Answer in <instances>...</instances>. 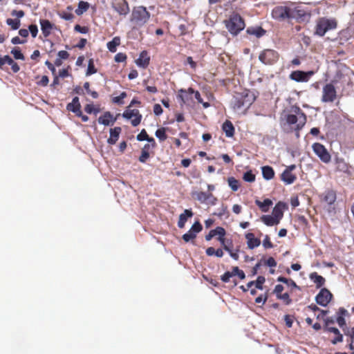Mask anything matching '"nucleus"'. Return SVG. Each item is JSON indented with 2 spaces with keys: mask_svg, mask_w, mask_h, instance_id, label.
I'll list each match as a JSON object with an SVG mask.
<instances>
[{
  "mask_svg": "<svg viewBox=\"0 0 354 354\" xmlns=\"http://www.w3.org/2000/svg\"><path fill=\"white\" fill-rule=\"evenodd\" d=\"M120 44V38L119 37H115L111 41H109L106 44L107 48L109 51L115 53L117 50V47Z\"/></svg>",
  "mask_w": 354,
  "mask_h": 354,
  "instance_id": "obj_30",
  "label": "nucleus"
},
{
  "mask_svg": "<svg viewBox=\"0 0 354 354\" xmlns=\"http://www.w3.org/2000/svg\"><path fill=\"white\" fill-rule=\"evenodd\" d=\"M313 149L315 154L324 162H328L330 160V156L326 149L320 143H315Z\"/></svg>",
  "mask_w": 354,
  "mask_h": 354,
  "instance_id": "obj_10",
  "label": "nucleus"
},
{
  "mask_svg": "<svg viewBox=\"0 0 354 354\" xmlns=\"http://www.w3.org/2000/svg\"><path fill=\"white\" fill-rule=\"evenodd\" d=\"M207 194H208L207 193L203 192H197L196 194V199L198 201H199L200 202L206 203L208 200V197H209V196H207Z\"/></svg>",
  "mask_w": 354,
  "mask_h": 354,
  "instance_id": "obj_39",
  "label": "nucleus"
},
{
  "mask_svg": "<svg viewBox=\"0 0 354 354\" xmlns=\"http://www.w3.org/2000/svg\"><path fill=\"white\" fill-rule=\"evenodd\" d=\"M88 3L84 1H80L78 4V8L75 10V13L77 15H81L88 8Z\"/></svg>",
  "mask_w": 354,
  "mask_h": 354,
  "instance_id": "obj_35",
  "label": "nucleus"
},
{
  "mask_svg": "<svg viewBox=\"0 0 354 354\" xmlns=\"http://www.w3.org/2000/svg\"><path fill=\"white\" fill-rule=\"evenodd\" d=\"M284 320H285L286 326L288 328L292 327L293 319L290 315H285Z\"/></svg>",
  "mask_w": 354,
  "mask_h": 354,
  "instance_id": "obj_58",
  "label": "nucleus"
},
{
  "mask_svg": "<svg viewBox=\"0 0 354 354\" xmlns=\"http://www.w3.org/2000/svg\"><path fill=\"white\" fill-rule=\"evenodd\" d=\"M90 84L88 82H85L84 84V88L88 94H90L93 98H97L98 97V94L96 91H92L91 89L89 88Z\"/></svg>",
  "mask_w": 354,
  "mask_h": 354,
  "instance_id": "obj_46",
  "label": "nucleus"
},
{
  "mask_svg": "<svg viewBox=\"0 0 354 354\" xmlns=\"http://www.w3.org/2000/svg\"><path fill=\"white\" fill-rule=\"evenodd\" d=\"M336 97L335 87L330 84H326L323 88L322 101L325 102H333Z\"/></svg>",
  "mask_w": 354,
  "mask_h": 354,
  "instance_id": "obj_11",
  "label": "nucleus"
},
{
  "mask_svg": "<svg viewBox=\"0 0 354 354\" xmlns=\"http://www.w3.org/2000/svg\"><path fill=\"white\" fill-rule=\"evenodd\" d=\"M193 216V213L191 210L185 209L183 214H181L179 216V220L178 222V226L180 228L184 227L185 223L188 218H191Z\"/></svg>",
  "mask_w": 354,
  "mask_h": 354,
  "instance_id": "obj_25",
  "label": "nucleus"
},
{
  "mask_svg": "<svg viewBox=\"0 0 354 354\" xmlns=\"http://www.w3.org/2000/svg\"><path fill=\"white\" fill-rule=\"evenodd\" d=\"M233 275L232 274V272H226L222 277L221 280L227 283L230 281V279L232 277Z\"/></svg>",
  "mask_w": 354,
  "mask_h": 354,
  "instance_id": "obj_56",
  "label": "nucleus"
},
{
  "mask_svg": "<svg viewBox=\"0 0 354 354\" xmlns=\"http://www.w3.org/2000/svg\"><path fill=\"white\" fill-rule=\"evenodd\" d=\"M254 97L249 92L239 93L234 96L232 106L233 109L239 113H244L245 110L253 103Z\"/></svg>",
  "mask_w": 354,
  "mask_h": 354,
  "instance_id": "obj_1",
  "label": "nucleus"
},
{
  "mask_svg": "<svg viewBox=\"0 0 354 354\" xmlns=\"http://www.w3.org/2000/svg\"><path fill=\"white\" fill-rule=\"evenodd\" d=\"M187 63L190 65L191 68L195 69L196 67V63L194 62L192 57H187Z\"/></svg>",
  "mask_w": 354,
  "mask_h": 354,
  "instance_id": "obj_64",
  "label": "nucleus"
},
{
  "mask_svg": "<svg viewBox=\"0 0 354 354\" xmlns=\"http://www.w3.org/2000/svg\"><path fill=\"white\" fill-rule=\"evenodd\" d=\"M212 231L214 232L215 236L218 235L219 237L224 236L225 234V230L221 227H217L216 229L212 230Z\"/></svg>",
  "mask_w": 354,
  "mask_h": 354,
  "instance_id": "obj_52",
  "label": "nucleus"
},
{
  "mask_svg": "<svg viewBox=\"0 0 354 354\" xmlns=\"http://www.w3.org/2000/svg\"><path fill=\"white\" fill-rule=\"evenodd\" d=\"M6 23L12 30H17L21 25L20 20L18 19H8Z\"/></svg>",
  "mask_w": 354,
  "mask_h": 354,
  "instance_id": "obj_36",
  "label": "nucleus"
},
{
  "mask_svg": "<svg viewBox=\"0 0 354 354\" xmlns=\"http://www.w3.org/2000/svg\"><path fill=\"white\" fill-rule=\"evenodd\" d=\"M148 139V135L145 129L142 130L141 132L137 136V140L139 141L145 140Z\"/></svg>",
  "mask_w": 354,
  "mask_h": 354,
  "instance_id": "obj_55",
  "label": "nucleus"
},
{
  "mask_svg": "<svg viewBox=\"0 0 354 354\" xmlns=\"http://www.w3.org/2000/svg\"><path fill=\"white\" fill-rule=\"evenodd\" d=\"M347 314V310L344 308H339L338 311V317H337V322L340 327H343L346 325V321L344 317Z\"/></svg>",
  "mask_w": 354,
  "mask_h": 354,
  "instance_id": "obj_32",
  "label": "nucleus"
},
{
  "mask_svg": "<svg viewBox=\"0 0 354 354\" xmlns=\"http://www.w3.org/2000/svg\"><path fill=\"white\" fill-rule=\"evenodd\" d=\"M261 220L268 226L277 225L279 223L272 215H263Z\"/></svg>",
  "mask_w": 354,
  "mask_h": 354,
  "instance_id": "obj_27",
  "label": "nucleus"
},
{
  "mask_svg": "<svg viewBox=\"0 0 354 354\" xmlns=\"http://www.w3.org/2000/svg\"><path fill=\"white\" fill-rule=\"evenodd\" d=\"M202 230V225L199 222H196L192 226L191 229L183 236V239L185 242H189L194 239L197 233L200 232Z\"/></svg>",
  "mask_w": 354,
  "mask_h": 354,
  "instance_id": "obj_13",
  "label": "nucleus"
},
{
  "mask_svg": "<svg viewBox=\"0 0 354 354\" xmlns=\"http://www.w3.org/2000/svg\"><path fill=\"white\" fill-rule=\"evenodd\" d=\"M286 121L289 124L295 125V129H301L306 122V115L299 107H292L291 113L288 114Z\"/></svg>",
  "mask_w": 354,
  "mask_h": 354,
  "instance_id": "obj_3",
  "label": "nucleus"
},
{
  "mask_svg": "<svg viewBox=\"0 0 354 354\" xmlns=\"http://www.w3.org/2000/svg\"><path fill=\"white\" fill-rule=\"evenodd\" d=\"M150 17L149 12L144 6H138L133 9L131 21L134 26V28H140L144 26Z\"/></svg>",
  "mask_w": 354,
  "mask_h": 354,
  "instance_id": "obj_2",
  "label": "nucleus"
},
{
  "mask_svg": "<svg viewBox=\"0 0 354 354\" xmlns=\"http://www.w3.org/2000/svg\"><path fill=\"white\" fill-rule=\"evenodd\" d=\"M29 31L32 37H35L38 32V28L36 25L32 24L28 27Z\"/></svg>",
  "mask_w": 354,
  "mask_h": 354,
  "instance_id": "obj_54",
  "label": "nucleus"
},
{
  "mask_svg": "<svg viewBox=\"0 0 354 354\" xmlns=\"http://www.w3.org/2000/svg\"><path fill=\"white\" fill-rule=\"evenodd\" d=\"M180 94L179 95V97L181 98L184 104L187 103L189 99V95H192L189 93V89L187 91L180 89Z\"/></svg>",
  "mask_w": 354,
  "mask_h": 354,
  "instance_id": "obj_38",
  "label": "nucleus"
},
{
  "mask_svg": "<svg viewBox=\"0 0 354 354\" xmlns=\"http://www.w3.org/2000/svg\"><path fill=\"white\" fill-rule=\"evenodd\" d=\"M332 297L333 295L331 292L328 289L324 288L320 290L315 297V300L319 305L325 307L331 301Z\"/></svg>",
  "mask_w": 354,
  "mask_h": 354,
  "instance_id": "obj_7",
  "label": "nucleus"
},
{
  "mask_svg": "<svg viewBox=\"0 0 354 354\" xmlns=\"http://www.w3.org/2000/svg\"><path fill=\"white\" fill-rule=\"evenodd\" d=\"M189 93L191 94H194V97L198 101V103L203 104L204 108H208L209 106V104L208 102H204L201 94L198 91H195L193 88H189Z\"/></svg>",
  "mask_w": 354,
  "mask_h": 354,
  "instance_id": "obj_34",
  "label": "nucleus"
},
{
  "mask_svg": "<svg viewBox=\"0 0 354 354\" xmlns=\"http://www.w3.org/2000/svg\"><path fill=\"white\" fill-rule=\"evenodd\" d=\"M121 131V128L118 127H116L113 129H110V136L107 140V142L109 145H114L116 143L119 138Z\"/></svg>",
  "mask_w": 354,
  "mask_h": 354,
  "instance_id": "obj_22",
  "label": "nucleus"
},
{
  "mask_svg": "<svg viewBox=\"0 0 354 354\" xmlns=\"http://www.w3.org/2000/svg\"><path fill=\"white\" fill-rule=\"evenodd\" d=\"M313 74V71L306 73L300 71H296L290 74V78L297 82H307Z\"/></svg>",
  "mask_w": 354,
  "mask_h": 354,
  "instance_id": "obj_15",
  "label": "nucleus"
},
{
  "mask_svg": "<svg viewBox=\"0 0 354 354\" xmlns=\"http://www.w3.org/2000/svg\"><path fill=\"white\" fill-rule=\"evenodd\" d=\"M263 246L265 248H272L273 247V245L271 243L268 235H266V236L263 241Z\"/></svg>",
  "mask_w": 354,
  "mask_h": 354,
  "instance_id": "obj_50",
  "label": "nucleus"
},
{
  "mask_svg": "<svg viewBox=\"0 0 354 354\" xmlns=\"http://www.w3.org/2000/svg\"><path fill=\"white\" fill-rule=\"evenodd\" d=\"M153 112L156 115H159L162 113V109L161 106L158 104H156L153 106Z\"/></svg>",
  "mask_w": 354,
  "mask_h": 354,
  "instance_id": "obj_57",
  "label": "nucleus"
},
{
  "mask_svg": "<svg viewBox=\"0 0 354 354\" xmlns=\"http://www.w3.org/2000/svg\"><path fill=\"white\" fill-rule=\"evenodd\" d=\"M336 26L337 24L335 20L322 19L317 22L316 33L319 36H323L328 30L335 29Z\"/></svg>",
  "mask_w": 354,
  "mask_h": 354,
  "instance_id": "obj_5",
  "label": "nucleus"
},
{
  "mask_svg": "<svg viewBox=\"0 0 354 354\" xmlns=\"http://www.w3.org/2000/svg\"><path fill=\"white\" fill-rule=\"evenodd\" d=\"M247 32L250 35H255L257 37H260L265 34L266 31L261 27H256L248 28Z\"/></svg>",
  "mask_w": 354,
  "mask_h": 354,
  "instance_id": "obj_33",
  "label": "nucleus"
},
{
  "mask_svg": "<svg viewBox=\"0 0 354 354\" xmlns=\"http://www.w3.org/2000/svg\"><path fill=\"white\" fill-rule=\"evenodd\" d=\"M233 276L237 275L241 279H243L245 277V274L243 270H239L238 267H234L232 271Z\"/></svg>",
  "mask_w": 354,
  "mask_h": 354,
  "instance_id": "obj_43",
  "label": "nucleus"
},
{
  "mask_svg": "<svg viewBox=\"0 0 354 354\" xmlns=\"http://www.w3.org/2000/svg\"><path fill=\"white\" fill-rule=\"evenodd\" d=\"M11 15L17 18H21L24 16V12L23 10H12Z\"/></svg>",
  "mask_w": 354,
  "mask_h": 354,
  "instance_id": "obj_60",
  "label": "nucleus"
},
{
  "mask_svg": "<svg viewBox=\"0 0 354 354\" xmlns=\"http://www.w3.org/2000/svg\"><path fill=\"white\" fill-rule=\"evenodd\" d=\"M255 203L257 204V205H258L260 207L261 211L263 212H268L269 209V207L272 205V201L268 198L265 199L263 202H261L259 200H257L255 201Z\"/></svg>",
  "mask_w": 354,
  "mask_h": 354,
  "instance_id": "obj_29",
  "label": "nucleus"
},
{
  "mask_svg": "<svg viewBox=\"0 0 354 354\" xmlns=\"http://www.w3.org/2000/svg\"><path fill=\"white\" fill-rule=\"evenodd\" d=\"M336 200V195L333 191H326L322 196V201L327 205H332Z\"/></svg>",
  "mask_w": 354,
  "mask_h": 354,
  "instance_id": "obj_24",
  "label": "nucleus"
},
{
  "mask_svg": "<svg viewBox=\"0 0 354 354\" xmlns=\"http://www.w3.org/2000/svg\"><path fill=\"white\" fill-rule=\"evenodd\" d=\"M67 109L77 115H81V105L78 97H75L73 99L72 102L67 105Z\"/></svg>",
  "mask_w": 354,
  "mask_h": 354,
  "instance_id": "obj_19",
  "label": "nucleus"
},
{
  "mask_svg": "<svg viewBox=\"0 0 354 354\" xmlns=\"http://www.w3.org/2000/svg\"><path fill=\"white\" fill-rule=\"evenodd\" d=\"M272 16L277 20H283L289 18V7L277 6L272 11Z\"/></svg>",
  "mask_w": 354,
  "mask_h": 354,
  "instance_id": "obj_12",
  "label": "nucleus"
},
{
  "mask_svg": "<svg viewBox=\"0 0 354 354\" xmlns=\"http://www.w3.org/2000/svg\"><path fill=\"white\" fill-rule=\"evenodd\" d=\"M156 136L161 141L166 140L167 136L165 133V129L164 128L158 129L156 131Z\"/></svg>",
  "mask_w": 354,
  "mask_h": 354,
  "instance_id": "obj_41",
  "label": "nucleus"
},
{
  "mask_svg": "<svg viewBox=\"0 0 354 354\" xmlns=\"http://www.w3.org/2000/svg\"><path fill=\"white\" fill-rule=\"evenodd\" d=\"M147 147H149V145H145V148L142 151L141 156L139 158V160L141 162H145L149 157V153L145 150Z\"/></svg>",
  "mask_w": 354,
  "mask_h": 354,
  "instance_id": "obj_47",
  "label": "nucleus"
},
{
  "mask_svg": "<svg viewBox=\"0 0 354 354\" xmlns=\"http://www.w3.org/2000/svg\"><path fill=\"white\" fill-rule=\"evenodd\" d=\"M227 182H228L229 186L234 192H236L238 190V189L239 187V183L237 180H236L234 177H230L227 179Z\"/></svg>",
  "mask_w": 354,
  "mask_h": 354,
  "instance_id": "obj_37",
  "label": "nucleus"
},
{
  "mask_svg": "<svg viewBox=\"0 0 354 354\" xmlns=\"http://www.w3.org/2000/svg\"><path fill=\"white\" fill-rule=\"evenodd\" d=\"M126 119L131 120V124L133 127L138 126L141 121L142 115L137 109H130L128 108L122 114Z\"/></svg>",
  "mask_w": 354,
  "mask_h": 354,
  "instance_id": "obj_8",
  "label": "nucleus"
},
{
  "mask_svg": "<svg viewBox=\"0 0 354 354\" xmlns=\"http://www.w3.org/2000/svg\"><path fill=\"white\" fill-rule=\"evenodd\" d=\"M283 290V286L282 285L278 284L275 286L274 292L276 294L277 297L281 294V292Z\"/></svg>",
  "mask_w": 354,
  "mask_h": 354,
  "instance_id": "obj_62",
  "label": "nucleus"
},
{
  "mask_svg": "<svg viewBox=\"0 0 354 354\" xmlns=\"http://www.w3.org/2000/svg\"><path fill=\"white\" fill-rule=\"evenodd\" d=\"M335 335L336 337L331 341L333 344L342 342L343 336L340 333L335 334Z\"/></svg>",
  "mask_w": 354,
  "mask_h": 354,
  "instance_id": "obj_59",
  "label": "nucleus"
},
{
  "mask_svg": "<svg viewBox=\"0 0 354 354\" xmlns=\"http://www.w3.org/2000/svg\"><path fill=\"white\" fill-rule=\"evenodd\" d=\"M12 59L8 56V55H5L3 57H1L0 55V68L2 67V66H3L5 64H12Z\"/></svg>",
  "mask_w": 354,
  "mask_h": 354,
  "instance_id": "obj_44",
  "label": "nucleus"
},
{
  "mask_svg": "<svg viewBox=\"0 0 354 354\" xmlns=\"http://www.w3.org/2000/svg\"><path fill=\"white\" fill-rule=\"evenodd\" d=\"M68 56H69V54L66 50H60L58 53V57H59V58H60L62 59H66L68 57Z\"/></svg>",
  "mask_w": 354,
  "mask_h": 354,
  "instance_id": "obj_61",
  "label": "nucleus"
},
{
  "mask_svg": "<svg viewBox=\"0 0 354 354\" xmlns=\"http://www.w3.org/2000/svg\"><path fill=\"white\" fill-rule=\"evenodd\" d=\"M225 23L227 30L232 35H237L245 28L243 19L237 14L232 15Z\"/></svg>",
  "mask_w": 354,
  "mask_h": 354,
  "instance_id": "obj_4",
  "label": "nucleus"
},
{
  "mask_svg": "<svg viewBox=\"0 0 354 354\" xmlns=\"http://www.w3.org/2000/svg\"><path fill=\"white\" fill-rule=\"evenodd\" d=\"M115 121L112 114L110 112H106L102 115L99 117L98 122L105 126L113 125Z\"/></svg>",
  "mask_w": 354,
  "mask_h": 354,
  "instance_id": "obj_20",
  "label": "nucleus"
},
{
  "mask_svg": "<svg viewBox=\"0 0 354 354\" xmlns=\"http://www.w3.org/2000/svg\"><path fill=\"white\" fill-rule=\"evenodd\" d=\"M262 174L266 180H271L274 176V172L273 169L270 166L262 167Z\"/></svg>",
  "mask_w": 354,
  "mask_h": 354,
  "instance_id": "obj_31",
  "label": "nucleus"
},
{
  "mask_svg": "<svg viewBox=\"0 0 354 354\" xmlns=\"http://www.w3.org/2000/svg\"><path fill=\"white\" fill-rule=\"evenodd\" d=\"M245 238L247 239V245L250 249H254L260 245L261 241L259 239H257L254 236L252 233H248L245 234Z\"/></svg>",
  "mask_w": 354,
  "mask_h": 354,
  "instance_id": "obj_21",
  "label": "nucleus"
},
{
  "mask_svg": "<svg viewBox=\"0 0 354 354\" xmlns=\"http://www.w3.org/2000/svg\"><path fill=\"white\" fill-rule=\"evenodd\" d=\"M296 166L295 165H291L288 166L286 169L281 174V180L286 185L292 184L295 180L297 179V176L295 174L292 173V171L295 170Z\"/></svg>",
  "mask_w": 354,
  "mask_h": 354,
  "instance_id": "obj_9",
  "label": "nucleus"
},
{
  "mask_svg": "<svg viewBox=\"0 0 354 354\" xmlns=\"http://www.w3.org/2000/svg\"><path fill=\"white\" fill-rule=\"evenodd\" d=\"M266 263L269 267H275L277 266V262L272 257L268 258Z\"/></svg>",
  "mask_w": 354,
  "mask_h": 354,
  "instance_id": "obj_63",
  "label": "nucleus"
},
{
  "mask_svg": "<svg viewBox=\"0 0 354 354\" xmlns=\"http://www.w3.org/2000/svg\"><path fill=\"white\" fill-rule=\"evenodd\" d=\"M41 30L44 37H48L53 29V25L47 19L40 20Z\"/></svg>",
  "mask_w": 354,
  "mask_h": 354,
  "instance_id": "obj_23",
  "label": "nucleus"
},
{
  "mask_svg": "<svg viewBox=\"0 0 354 354\" xmlns=\"http://www.w3.org/2000/svg\"><path fill=\"white\" fill-rule=\"evenodd\" d=\"M113 8L121 15H126L129 12L127 2L125 0H114Z\"/></svg>",
  "mask_w": 354,
  "mask_h": 354,
  "instance_id": "obj_14",
  "label": "nucleus"
},
{
  "mask_svg": "<svg viewBox=\"0 0 354 354\" xmlns=\"http://www.w3.org/2000/svg\"><path fill=\"white\" fill-rule=\"evenodd\" d=\"M279 58L278 53L271 49L263 50L259 56V60L265 64H273Z\"/></svg>",
  "mask_w": 354,
  "mask_h": 354,
  "instance_id": "obj_6",
  "label": "nucleus"
},
{
  "mask_svg": "<svg viewBox=\"0 0 354 354\" xmlns=\"http://www.w3.org/2000/svg\"><path fill=\"white\" fill-rule=\"evenodd\" d=\"M306 13L299 6L289 7V18L304 19Z\"/></svg>",
  "mask_w": 354,
  "mask_h": 354,
  "instance_id": "obj_16",
  "label": "nucleus"
},
{
  "mask_svg": "<svg viewBox=\"0 0 354 354\" xmlns=\"http://www.w3.org/2000/svg\"><path fill=\"white\" fill-rule=\"evenodd\" d=\"M309 278L311 281H313L315 284L317 288L324 286L325 283V279L319 275L317 272H314L310 274Z\"/></svg>",
  "mask_w": 354,
  "mask_h": 354,
  "instance_id": "obj_26",
  "label": "nucleus"
},
{
  "mask_svg": "<svg viewBox=\"0 0 354 354\" xmlns=\"http://www.w3.org/2000/svg\"><path fill=\"white\" fill-rule=\"evenodd\" d=\"M127 93L125 92H122L119 96L115 97L113 99V102L117 104H122V100L126 97Z\"/></svg>",
  "mask_w": 354,
  "mask_h": 354,
  "instance_id": "obj_51",
  "label": "nucleus"
},
{
  "mask_svg": "<svg viewBox=\"0 0 354 354\" xmlns=\"http://www.w3.org/2000/svg\"><path fill=\"white\" fill-rule=\"evenodd\" d=\"M11 53L13 55L14 57L16 59H24V55L21 53V50L19 48H15L11 50Z\"/></svg>",
  "mask_w": 354,
  "mask_h": 354,
  "instance_id": "obj_42",
  "label": "nucleus"
},
{
  "mask_svg": "<svg viewBox=\"0 0 354 354\" xmlns=\"http://www.w3.org/2000/svg\"><path fill=\"white\" fill-rule=\"evenodd\" d=\"M96 72H97V70L95 69V68L94 66L93 61V59H90L88 61V68H87L86 75L87 76H88V75L95 73Z\"/></svg>",
  "mask_w": 354,
  "mask_h": 354,
  "instance_id": "obj_40",
  "label": "nucleus"
},
{
  "mask_svg": "<svg viewBox=\"0 0 354 354\" xmlns=\"http://www.w3.org/2000/svg\"><path fill=\"white\" fill-rule=\"evenodd\" d=\"M277 298L283 300L287 305L291 303V299H290L289 295L287 292L279 295L277 296Z\"/></svg>",
  "mask_w": 354,
  "mask_h": 354,
  "instance_id": "obj_48",
  "label": "nucleus"
},
{
  "mask_svg": "<svg viewBox=\"0 0 354 354\" xmlns=\"http://www.w3.org/2000/svg\"><path fill=\"white\" fill-rule=\"evenodd\" d=\"M223 130L227 137H232L234 135V128L230 121H225L223 124Z\"/></svg>",
  "mask_w": 354,
  "mask_h": 354,
  "instance_id": "obj_28",
  "label": "nucleus"
},
{
  "mask_svg": "<svg viewBox=\"0 0 354 354\" xmlns=\"http://www.w3.org/2000/svg\"><path fill=\"white\" fill-rule=\"evenodd\" d=\"M127 55L124 53H119L115 56V61L116 62H123L126 60Z\"/></svg>",
  "mask_w": 354,
  "mask_h": 354,
  "instance_id": "obj_53",
  "label": "nucleus"
},
{
  "mask_svg": "<svg viewBox=\"0 0 354 354\" xmlns=\"http://www.w3.org/2000/svg\"><path fill=\"white\" fill-rule=\"evenodd\" d=\"M265 282V278L262 276L258 277L257 281L254 282L257 288L262 290L263 284Z\"/></svg>",
  "mask_w": 354,
  "mask_h": 354,
  "instance_id": "obj_49",
  "label": "nucleus"
},
{
  "mask_svg": "<svg viewBox=\"0 0 354 354\" xmlns=\"http://www.w3.org/2000/svg\"><path fill=\"white\" fill-rule=\"evenodd\" d=\"M286 207V205L283 203H278L275 207H274L272 216L279 222H280L281 219L283 215V210Z\"/></svg>",
  "mask_w": 354,
  "mask_h": 354,
  "instance_id": "obj_18",
  "label": "nucleus"
},
{
  "mask_svg": "<svg viewBox=\"0 0 354 354\" xmlns=\"http://www.w3.org/2000/svg\"><path fill=\"white\" fill-rule=\"evenodd\" d=\"M243 180L246 182L252 183L255 180V176L252 173V171H247L243 175Z\"/></svg>",
  "mask_w": 354,
  "mask_h": 354,
  "instance_id": "obj_45",
  "label": "nucleus"
},
{
  "mask_svg": "<svg viewBox=\"0 0 354 354\" xmlns=\"http://www.w3.org/2000/svg\"><path fill=\"white\" fill-rule=\"evenodd\" d=\"M150 57L147 51L144 50L140 54L139 57L136 60V64L140 68H145L149 64Z\"/></svg>",
  "mask_w": 354,
  "mask_h": 354,
  "instance_id": "obj_17",
  "label": "nucleus"
}]
</instances>
